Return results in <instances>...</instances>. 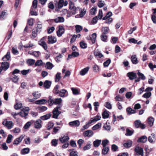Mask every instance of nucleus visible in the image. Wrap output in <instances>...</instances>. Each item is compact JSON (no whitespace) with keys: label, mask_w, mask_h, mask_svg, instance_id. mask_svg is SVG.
I'll return each mask as SVG.
<instances>
[{"label":"nucleus","mask_w":156,"mask_h":156,"mask_svg":"<svg viewBox=\"0 0 156 156\" xmlns=\"http://www.w3.org/2000/svg\"><path fill=\"white\" fill-rule=\"evenodd\" d=\"M29 109L28 107L22 106L21 103H20V116L22 117L26 116L29 113Z\"/></svg>","instance_id":"nucleus-1"},{"label":"nucleus","mask_w":156,"mask_h":156,"mask_svg":"<svg viewBox=\"0 0 156 156\" xmlns=\"http://www.w3.org/2000/svg\"><path fill=\"white\" fill-rule=\"evenodd\" d=\"M61 105L58 106L56 108L53 109L52 113V117L55 119H57L59 115L61 113V112L58 111L61 108Z\"/></svg>","instance_id":"nucleus-2"},{"label":"nucleus","mask_w":156,"mask_h":156,"mask_svg":"<svg viewBox=\"0 0 156 156\" xmlns=\"http://www.w3.org/2000/svg\"><path fill=\"white\" fill-rule=\"evenodd\" d=\"M46 38V37H44L38 42L39 44L45 50H46L48 48L47 44L44 41Z\"/></svg>","instance_id":"nucleus-3"},{"label":"nucleus","mask_w":156,"mask_h":156,"mask_svg":"<svg viewBox=\"0 0 156 156\" xmlns=\"http://www.w3.org/2000/svg\"><path fill=\"white\" fill-rule=\"evenodd\" d=\"M93 134L94 133L91 130H88L85 131L83 133V135L84 136L89 137H91Z\"/></svg>","instance_id":"nucleus-4"},{"label":"nucleus","mask_w":156,"mask_h":156,"mask_svg":"<svg viewBox=\"0 0 156 156\" xmlns=\"http://www.w3.org/2000/svg\"><path fill=\"white\" fill-rule=\"evenodd\" d=\"M9 66V62H4L2 63L1 67L4 71L7 70Z\"/></svg>","instance_id":"nucleus-5"},{"label":"nucleus","mask_w":156,"mask_h":156,"mask_svg":"<svg viewBox=\"0 0 156 156\" xmlns=\"http://www.w3.org/2000/svg\"><path fill=\"white\" fill-rule=\"evenodd\" d=\"M68 4V2L66 1L64 2V0H59L58 3V8H61L63 6H66Z\"/></svg>","instance_id":"nucleus-6"},{"label":"nucleus","mask_w":156,"mask_h":156,"mask_svg":"<svg viewBox=\"0 0 156 156\" xmlns=\"http://www.w3.org/2000/svg\"><path fill=\"white\" fill-rule=\"evenodd\" d=\"M135 151L139 155L143 156L144 152L143 149L139 147H136L135 149Z\"/></svg>","instance_id":"nucleus-7"},{"label":"nucleus","mask_w":156,"mask_h":156,"mask_svg":"<svg viewBox=\"0 0 156 156\" xmlns=\"http://www.w3.org/2000/svg\"><path fill=\"white\" fill-rule=\"evenodd\" d=\"M80 122L78 120H76L69 122V125L71 126L78 127L80 125Z\"/></svg>","instance_id":"nucleus-8"},{"label":"nucleus","mask_w":156,"mask_h":156,"mask_svg":"<svg viewBox=\"0 0 156 156\" xmlns=\"http://www.w3.org/2000/svg\"><path fill=\"white\" fill-rule=\"evenodd\" d=\"M48 43L53 44L57 41V39L55 37L52 36H49L48 37Z\"/></svg>","instance_id":"nucleus-9"},{"label":"nucleus","mask_w":156,"mask_h":156,"mask_svg":"<svg viewBox=\"0 0 156 156\" xmlns=\"http://www.w3.org/2000/svg\"><path fill=\"white\" fill-rule=\"evenodd\" d=\"M64 30L63 27L62 26H59L58 30L57 32V35L58 37L61 36L64 33Z\"/></svg>","instance_id":"nucleus-10"},{"label":"nucleus","mask_w":156,"mask_h":156,"mask_svg":"<svg viewBox=\"0 0 156 156\" xmlns=\"http://www.w3.org/2000/svg\"><path fill=\"white\" fill-rule=\"evenodd\" d=\"M101 118V116L100 115H97L91 118L90 121L91 123H92L100 120Z\"/></svg>","instance_id":"nucleus-11"},{"label":"nucleus","mask_w":156,"mask_h":156,"mask_svg":"<svg viewBox=\"0 0 156 156\" xmlns=\"http://www.w3.org/2000/svg\"><path fill=\"white\" fill-rule=\"evenodd\" d=\"M42 121L41 120H37L34 123V127L36 129H40L42 127Z\"/></svg>","instance_id":"nucleus-12"},{"label":"nucleus","mask_w":156,"mask_h":156,"mask_svg":"<svg viewBox=\"0 0 156 156\" xmlns=\"http://www.w3.org/2000/svg\"><path fill=\"white\" fill-rule=\"evenodd\" d=\"M89 69V67H87L83 69L80 71V74L81 76L84 75L88 72Z\"/></svg>","instance_id":"nucleus-13"},{"label":"nucleus","mask_w":156,"mask_h":156,"mask_svg":"<svg viewBox=\"0 0 156 156\" xmlns=\"http://www.w3.org/2000/svg\"><path fill=\"white\" fill-rule=\"evenodd\" d=\"M79 55V54L78 52L76 51H74L71 54L69 55L67 58V60L72 58L73 57H77Z\"/></svg>","instance_id":"nucleus-14"},{"label":"nucleus","mask_w":156,"mask_h":156,"mask_svg":"<svg viewBox=\"0 0 156 156\" xmlns=\"http://www.w3.org/2000/svg\"><path fill=\"white\" fill-rule=\"evenodd\" d=\"M127 76L130 80H132L136 77V73L133 72H129L127 73Z\"/></svg>","instance_id":"nucleus-15"},{"label":"nucleus","mask_w":156,"mask_h":156,"mask_svg":"<svg viewBox=\"0 0 156 156\" xmlns=\"http://www.w3.org/2000/svg\"><path fill=\"white\" fill-rule=\"evenodd\" d=\"M7 15V11L4 10L2 11L0 15V19L3 20L5 19V16Z\"/></svg>","instance_id":"nucleus-16"},{"label":"nucleus","mask_w":156,"mask_h":156,"mask_svg":"<svg viewBox=\"0 0 156 156\" xmlns=\"http://www.w3.org/2000/svg\"><path fill=\"white\" fill-rule=\"evenodd\" d=\"M109 28L108 27H103L101 29V31L102 32V34H106L108 33Z\"/></svg>","instance_id":"nucleus-17"},{"label":"nucleus","mask_w":156,"mask_h":156,"mask_svg":"<svg viewBox=\"0 0 156 156\" xmlns=\"http://www.w3.org/2000/svg\"><path fill=\"white\" fill-rule=\"evenodd\" d=\"M131 59L133 64H136L138 62L137 58L135 55H133L131 56Z\"/></svg>","instance_id":"nucleus-18"},{"label":"nucleus","mask_w":156,"mask_h":156,"mask_svg":"<svg viewBox=\"0 0 156 156\" xmlns=\"http://www.w3.org/2000/svg\"><path fill=\"white\" fill-rule=\"evenodd\" d=\"M51 84V82L48 80H46L44 83V86L46 89L50 88Z\"/></svg>","instance_id":"nucleus-19"},{"label":"nucleus","mask_w":156,"mask_h":156,"mask_svg":"<svg viewBox=\"0 0 156 156\" xmlns=\"http://www.w3.org/2000/svg\"><path fill=\"white\" fill-rule=\"evenodd\" d=\"M38 32L37 31V30H36L33 29L32 34L30 35V37L32 39H34L37 36V33Z\"/></svg>","instance_id":"nucleus-20"},{"label":"nucleus","mask_w":156,"mask_h":156,"mask_svg":"<svg viewBox=\"0 0 156 156\" xmlns=\"http://www.w3.org/2000/svg\"><path fill=\"white\" fill-rule=\"evenodd\" d=\"M10 57V52L8 51L6 54L2 58V60L4 61H7L9 60Z\"/></svg>","instance_id":"nucleus-21"},{"label":"nucleus","mask_w":156,"mask_h":156,"mask_svg":"<svg viewBox=\"0 0 156 156\" xmlns=\"http://www.w3.org/2000/svg\"><path fill=\"white\" fill-rule=\"evenodd\" d=\"M54 21L56 23L63 22L64 21V19L62 17H58L57 18L54 19Z\"/></svg>","instance_id":"nucleus-22"},{"label":"nucleus","mask_w":156,"mask_h":156,"mask_svg":"<svg viewBox=\"0 0 156 156\" xmlns=\"http://www.w3.org/2000/svg\"><path fill=\"white\" fill-rule=\"evenodd\" d=\"M47 102V101L44 99H42L36 101L35 103L36 104H44Z\"/></svg>","instance_id":"nucleus-23"},{"label":"nucleus","mask_w":156,"mask_h":156,"mask_svg":"<svg viewBox=\"0 0 156 156\" xmlns=\"http://www.w3.org/2000/svg\"><path fill=\"white\" fill-rule=\"evenodd\" d=\"M2 124L9 129H11L12 127V122L11 121H6L5 122V124H4V122L3 121V122Z\"/></svg>","instance_id":"nucleus-24"},{"label":"nucleus","mask_w":156,"mask_h":156,"mask_svg":"<svg viewBox=\"0 0 156 156\" xmlns=\"http://www.w3.org/2000/svg\"><path fill=\"white\" fill-rule=\"evenodd\" d=\"M147 140V138L146 136H144L140 138L137 140L138 142L145 143Z\"/></svg>","instance_id":"nucleus-25"},{"label":"nucleus","mask_w":156,"mask_h":156,"mask_svg":"<svg viewBox=\"0 0 156 156\" xmlns=\"http://www.w3.org/2000/svg\"><path fill=\"white\" fill-rule=\"evenodd\" d=\"M96 37V33H94L92 34L91 36L90 37V40L92 44H94L95 43Z\"/></svg>","instance_id":"nucleus-26"},{"label":"nucleus","mask_w":156,"mask_h":156,"mask_svg":"<svg viewBox=\"0 0 156 156\" xmlns=\"http://www.w3.org/2000/svg\"><path fill=\"white\" fill-rule=\"evenodd\" d=\"M94 54L95 56L98 57L100 58H101L103 56V55H102L100 52L98 50H95Z\"/></svg>","instance_id":"nucleus-27"},{"label":"nucleus","mask_w":156,"mask_h":156,"mask_svg":"<svg viewBox=\"0 0 156 156\" xmlns=\"http://www.w3.org/2000/svg\"><path fill=\"white\" fill-rule=\"evenodd\" d=\"M92 144L91 142L89 141L87 144L83 147V149L84 151H86L89 149L91 147Z\"/></svg>","instance_id":"nucleus-28"},{"label":"nucleus","mask_w":156,"mask_h":156,"mask_svg":"<svg viewBox=\"0 0 156 156\" xmlns=\"http://www.w3.org/2000/svg\"><path fill=\"white\" fill-rule=\"evenodd\" d=\"M32 94L34 97V98L35 99L40 98L41 96V93L38 91H36L33 92L32 93Z\"/></svg>","instance_id":"nucleus-29"},{"label":"nucleus","mask_w":156,"mask_h":156,"mask_svg":"<svg viewBox=\"0 0 156 156\" xmlns=\"http://www.w3.org/2000/svg\"><path fill=\"white\" fill-rule=\"evenodd\" d=\"M69 137L68 136H64L60 138V140L62 143H65L69 140Z\"/></svg>","instance_id":"nucleus-30"},{"label":"nucleus","mask_w":156,"mask_h":156,"mask_svg":"<svg viewBox=\"0 0 156 156\" xmlns=\"http://www.w3.org/2000/svg\"><path fill=\"white\" fill-rule=\"evenodd\" d=\"M27 63L28 65L31 66L35 63V60L32 59H28L27 60Z\"/></svg>","instance_id":"nucleus-31"},{"label":"nucleus","mask_w":156,"mask_h":156,"mask_svg":"<svg viewBox=\"0 0 156 156\" xmlns=\"http://www.w3.org/2000/svg\"><path fill=\"white\" fill-rule=\"evenodd\" d=\"M69 9L71 10H73L74 11L77 10L78 8H76L74 5V4L71 2L69 3Z\"/></svg>","instance_id":"nucleus-32"},{"label":"nucleus","mask_w":156,"mask_h":156,"mask_svg":"<svg viewBox=\"0 0 156 156\" xmlns=\"http://www.w3.org/2000/svg\"><path fill=\"white\" fill-rule=\"evenodd\" d=\"M11 77V79L12 82L16 83L17 82L19 79L18 76L16 75H12Z\"/></svg>","instance_id":"nucleus-33"},{"label":"nucleus","mask_w":156,"mask_h":156,"mask_svg":"<svg viewBox=\"0 0 156 156\" xmlns=\"http://www.w3.org/2000/svg\"><path fill=\"white\" fill-rule=\"evenodd\" d=\"M132 144V142L131 141L129 140L127 141V142L124 143L123 144V146L124 147L126 148H128L130 147Z\"/></svg>","instance_id":"nucleus-34"},{"label":"nucleus","mask_w":156,"mask_h":156,"mask_svg":"<svg viewBox=\"0 0 156 156\" xmlns=\"http://www.w3.org/2000/svg\"><path fill=\"white\" fill-rule=\"evenodd\" d=\"M45 67L48 69H51L53 67V65L50 62H48L46 63Z\"/></svg>","instance_id":"nucleus-35"},{"label":"nucleus","mask_w":156,"mask_h":156,"mask_svg":"<svg viewBox=\"0 0 156 156\" xmlns=\"http://www.w3.org/2000/svg\"><path fill=\"white\" fill-rule=\"evenodd\" d=\"M92 123H91L90 120L87 122L86 123L85 125H84L83 127V128L81 129L82 130H84L87 128H88L90 126V124Z\"/></svg>","instance_id":"nucleus-36"},{"label":"nucleus","mask_w":156,"mask_h":156,"mask_svg":"<svg viewBox=\"0 0 156 156\" xmlns=\"http://www.w3.org/2000/svg\"><path fill=\"white\" fill-rule=\"evenodd\" d=\"M102 115L103 119H106L108 117L109 114L108 111L105 110L102 113Z\"/></svg>","instance_id":"nucleus-37"},{"label":"nucleus","mask_w":156,"mask_h":156,"mask_svg":"<svg viewBox=\"0 0 156 156\" xmlns=\"http://www.w3.org/2000/svg\"><path fill=\"white\" fill-rule=\"evenodd\" d=\"M42 28V23L40 22H38L37 23V26L36 30H37V31L39 32H40V31H41Z\"/></svg>","instance_id":"nucleus-38"},{"label":"nucleus","mask_w":156,"mask_h":156,"mask_svg":"<svg viewBox=\"0 0 156 156\" xmlns=\"http://www.w3.org/2000/svg\"><path fill=\"white\" fill-rule=\"evenodd\" d=\"M37 109L41 112H42L46 111L47 109L48 108L46 106H38L37 107Z\"/></svg>","instance_id":"nucleus-39"},{"label":"nucleus","mask_w":156,"mask_h":156,"mask_svg":"<svg viewBox=\"0 0 156 156\" xmlns=\"http://www.w3.org/2000/svg\"><path fill=\"white\" fill-rule=\"evenodd\" d=\"M101 126V124L99 122L94 126L92 129V130H94L100 128Z\"/></svg>","instance_id":"nucleus-40"},{"label":"nucleus","mask_w":156,"mask_h":156,"mask_svg":"<svg viewBox=\"0 0 156 156\" xmlns=\"http://www.w3.org/2000/svg\"><path fill=\"white\" fill-rule=\"evenodd\" d=\"M155 138V134L153 133L151 134V136L148 137V140L151 143H153L154 142V140Z\"/></svg>","instance_id":"nucleus-41"},{"label":"nucleus","mask_w":156,"mask_h":156,"mask_svg":"<svg viewBox=\"0 0 156 156\" xmlns=\"http://www.w3.org/2000/svg\"><path fill=\"white\" fill-rule=\"evenodd\" d=\"M103 148L102 150V154L104 155L107 154L109 150V148L108 147H103Z\"/></svg>","instance_id":"nucleus-42"},{"label":"nucleus","mask_w":156,"mask_h":156,"mask_svg":"<svg viewBox=\"0 0 156 156\" xmlns=\"http://www.w3.org/2000/svg\"><path fill=\"white\" fill-rule=\"evenodd\" d=\"M67 93V91L65 89H62L59 92V95L61 97H64L65 94Z\"/></svg>","instance_id":"nucleus-43"},{"label":"nucleus","mask_w":156,"mask_h":156,"mask_svg":"<svg viewBox=\"0 0 156 156\" xmlns=\"http://www.w3.org/2000/svg\"><path fill=\"white\" fill-rule=\"evenodd\" d=\"M101 40L104 42H106L107 39V36L105 34H102L100 36Z\"/></svg>","instance_id":"nucleus-44"},{"label":"nucleus","mask_w":156,"mask_h":156,"mask_svg":"<svg viewBox=\"0 0 156 156\" xmlns=\"http://www.w3.org/2000/svg\"><path fill=\"white\" fill-rule=\"evenodd\" d=\"M51 116L50 113L47 114L41 117V119L43 120H47L49 119Z\"/></svg>","instance_id":"nucleus-45"},{"label":"nucleus","mask_w":156,"mask_h":156,"mask_svg":"<svg viewBox=\"0 0 156 156\" xmlns=\"http://www.w3.org/2000/svg\"><path fill=\"white\" fill-rule=\"evenodd\" d=\"M101 142V140H96L93 142V144L95 147H97L99 146Z\"/></svg>","instance_id":"nucleus-46"},{"label":"nucleus","mask_w":156,"mask_h":156,"mask_svg":"<svg viewBox=\"0 0 156 156\" xmlns=\"http://www.w3.org/2000/svg\"><path fill=\"white\" fill-rule=\"evenodd\" d=\"M30 151V149L28 148H26L22 150L21 151V154H25L29 153Z\"/></svg>","instance_id":"nucleus-47"},{"label":"nucleus","mask_w":156,"mask_h":156,"mask_svg":"<svg viewBox=\"0 0 156 156\" xmlns=\"http://www.w3.org/2000/svg\"><path fill=\"white\" fill-rule=\"evenodd\" d=\"M154 121V119L153 118L149 117L148 118V124L150 126L153 125Z\"/></svg>","instance_id":"nucleus-48"},{"label":"nucleus","mask_w":156,"mask_h":156,"mask_svg":"<svg viewBox=\"0 0 156 156\" xmlns=\"http://www.w3.org/2000/svg\"><path fill=\"white\" fill-rule=\"evenodd\" d=\"M137 75H138L139 78L141 79L142 80H144L146 79V77L144 75L143 73H140L139 71H138L137 73Z\"/></svg>","instance_id":"nucleus-49"},{"label":"nucleus","mask_w":156,"mask_h":156,"mask_svg":"<svg viewBox=\"0 0 156 156\" xmlns=\"http://www.w3.org/2000/svg\"><path fill=\"white\" fill-rule=\"evenodd\" d=\"M126 111L129 114H133L136 112L135 110L132 109L130 107L126 109Z\"/></svg>","instance_id":"nucleus-50"},{"label":"nucleus","mask_w":156,"mask_h":156,"mask_svg":"<svg viewBox=\"0 0 156 156\" xmlns=\"http://www.w3.org/2000/svg\"><path fill=\"white\" fill-rule=\"evenodd\" d=\"M43 64V62L41 60H37L35 63V66H41Z\"/></svg>","instance_id":"nucleus-51"},{"label":"nucleus","mask_w":156,"mask_h":156,"mask_svg":"<svg viewBox=\"0 0 156 156\" xmlns=\"http://www.w3.org/2000/svg\"><path fill=\"white\" fill-rule=\"evenodd\" d=\"M61 73H58L56 75L55 77V81L56 82H58L61 78L60 76Z\"/></svg>","instance_id":"nucleus-52"},{"label":"nucleus","mask_w":156,"mask_h":156,"mask_svg":"<svg viewBox=\"0 0 156 156\" xmlns=\"http://www.w3.org/2000/svg\"><path fill=\"white\" fill-rule=\"evenodd\" d=\"M71 90L72 91L73 94L74 95H78L79 94V91L78 89L72 87L71 88Z\"/></svg>","instance_id":"nucleus-53"},{"label":"nucleus","mask_w":156,"mask_h":156,"mask_svg":"<svg viewBox=\"0 0 156 156\" xmlns=\"http://www.w3.org/2000/svg\"><path fill=\"white\" fill-rule=\"evenodd\" d=\"M115 101H122L123 100V97L119 95H118L116 96L115 98Z\"/></svg>","instance_id":"nucleus-54"},{"label":"nucleus","mask_w":156,"mask_h":156,"mask_svg":"<svg viewBox=\"0 0 156 156\" xmlns=\"http://www.w3.org/2000/svg\"><path fill=\"white\" fill-rule=\"evenodd\" d=\"M112 15V13L111 12H108L106 14V15L103 18V20H105L108 18H110V17Z\"/></svg>","instance_id":"nucleus-55"},{"label":"nucleus","mask_w":156,"mask_h":156,"mask_svg":"<svg viewBox=\"0 0 156 156\" xmlns=\"http://www.w3.org/2000/svg\"><path fill=\"white\" fill-rule=\"evenodd\" d=\"M80 46L82 48H87V44L83 41H81L80 42Z\"/></svg>","instance_id":"nucleus-56"},{"label":"nucleus","mask_w":156,"mask_h":156,"mask_svg":"<svg viewBox=\"0 0 156 156\" xmlns=\"http://www.w3.org/2000/svg\"><path fill=\"white\" fill-rule=\"evenodd\" d=\"M133 133V131L130 130L128 129L126 130V135L127 136H130L132 135Z\"/></svg>","instance_id":"nucleus-57"},{"label":"nucleus","mask_w":156,"mask_h":156,"mask_svg":"<svg viewBox=\"0 0 156 156\" xmlns=\"http://www.w3.org/2000/svg\"><path fill=\"white\" fill-rule=\"evenodd\" d=\"M12 137L13 136L12 135L9 134L7 137V138L6 141V142L8 144L10 143L12 141Z\"/></svg>","instance_id":"nucleus-58"},{"label":"nucleus","mask_w":156,"mask_h":156,"mask_svg":"<svg viewBox=\"0 0 156 156\" xmlns=\"http://www.w3.org/2000/svg\"><path fill=\"white\" fill-rule=\"evenodd\" d=\"M141 122L140 120H136L134 122V125L135 126L136 128H139L140 126V124Z\"/></svg>","instance_id":"nucleus-59"},{"label":"nucleus","mask_w":156,"mask_h":156,"mask_svg":"<svg viewBox=\"0 0 156 156\" xmlns=\"http://www.w3.org/2000/svg\"><path fill=\"white\" fill-rule=\"evenodd\" d=\"M151 95V92H147L145 93L143 95V97L145 98H149Z\"/></svg>","instance_id":"nucleus-60"},{"label":"nucleus","mask_w":156,"mask_h":156,"mask_svg":"<svg viewBox=\"0 0 156 156\" xmlns=\"http://www.w3.org/2000/svg\"><path fill=\"white\" fill-rule=\"evenodd\" d=\"M32 122V121H29L27 122L24 126V128L25 129H27L30 126Z\"/></svg>","instance_id":"nucleus-61"},{"label":"nucleus","mask_w":156,"mask_h":156,"mask_svg":"<svg viewBox=\"0 0 156 156\" xmlns=\"http://www.w3.org/2000/svg\"><path fill=\"white\" fill-rule=\"evenodd\" d=\"M54 123L51 122H49L47 126V128L48 130H50L51 128H52L54 126Z\"/></svg>","instance_id":"nucleus-62"},{"label":"nucleus","mask_w":156,"mask_h":156,"mask_svg":"<svg viewBox=\"0 0 156 156\" xmlns=\"http://www.w3.org/2000/svg\"><path fill=\"white\" fill-rule=\"evenodd\" d=\"M104 128L107 130H110L111 127L108 123H106L104 126Z\"/></svg>","instance_id":"nucleus-63"},{"label":"nucleus","mask_w":156,"mask_h":156,"mask_svg":"<svg viewBox=\"0 0 156 156\" xmlns=\"http://www.w3.org/2000/svg\"><path fill=\"white\" fill-rule=\"evenodd\" d=\"M76 31L77 33H79L82 29V27L80 25H77L75 26Z\"/></svg>","instance_id":"nucleus-64"}]
</instances>
